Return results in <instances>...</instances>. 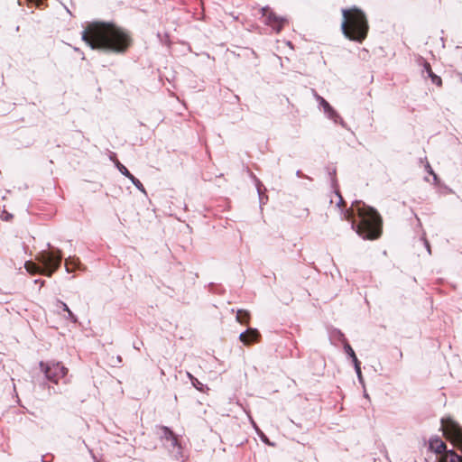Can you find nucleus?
<instances>
[{
  "mask_svg": "<svg viewBox=\"0 0 462 462\" xmlns=\"http://www.w3.org/2000/svg\"><path fill=\"white\" fill-rule=\"evenodd\" d=\"M440 422L444 437L462 452V427L451 418H442Z\"/></svg>",
  "mask_w": 462,
  "mask_h": 462,
  "instance_id": "nucleus-4",
  "label": "nucleus"
},
{
  "mask_svg": "<svg viewBox=\"0 0 462 462\" xmlns=\"http://www.w3.org/2000/svg\"><path fill=\"white\" fill-rule=\"evenodd\" d=\"M188 376L190 379L193 386L196 387L198 390L202 391L203 384L196 377H194L190 373H188Z\"/></svg>",
  "mask_w": 462,
  "mask_h": 462,
  "instance_id": "nucleus-16",
  "label": "nucleus"
},
{
  "mask_svg": "<svg viewBox=\"0 0 462 462\" xmlns=\"http://www.w3.org/2000/svg\"><path fill=\"white\" fill-rule=\"evenodd\" d=\"M161 437L168 441H171L172 447H180V442L177 435L166 426H159Z\"/></svg>",
  "mask_w": 462,
  "mask_h": 462,
  "instance_id": "nucleus-10",
  "label": "nucleus"
},
{
  "mask_svg": "<svg viewBox=\"0 0 462 462\" xmlns=\"http://www.w3.org/2000/svg\"><path fill=\"white\" fill-rule=\"evenodd\" d=\"M426 170L429 173H430L436 177V175L434 174L433 170L429 162H427V164H426Z\"/></svg>",
  "mask_w": 462,
  "mask_h": 462,
  "instance_id": "nucleus-22",
  "label": "nucleus"
},
{
  "mask_svg": "<svg viewBox=\"0 0 462 462\" xmlns=\"http://www.w3.org/2000/svg\"><path fill=\"white\" fill-rule=\"evenodd\" d=\"M132 182L133 184L140 190L142 191H144V188H143V185L142 184V182L136 179L133 174L129 176L128 178Z\"/></svg>",
  "mask_w": 462,
  "mask_h": 462,
  "instance_id": "nucleus-17",
  "label": "nucleus"
},
{
  "mask_svg": "<svg viewBox=\"0 0 462 462\" xmlns=\"http://www.w3.org/2000/svg\"><path fill=\"white\" fill-rule=\"evenodd\" d=\"M39 365L46 378L54 383H58L68 374V369L60 362L45 363L42 361Z\"/></svg>",
  "mask_w": 462,
  "mask_h": 462,
  "instance_id": "nucleus-7",
  "label": "nucleus"
},
{
  "mask_svg": "<svg viewBox=\"0 0 462 462\" xmlns=\"http://www.w3.org/2000/svg\"><path fill=\"white\" fill-rule=\"evenodd\" d=\"M429 449L439 456L438 462H462V457L454 450H448L446 443L439 437L430 439Z\"/></svg>",
  "mask_w": 462,
  "mask_h": 462,
  "instance_id": "nucleus-5",
  "label": "nucleus"
},
{
  "mask_svg": "<svg viewBox=\"0 0 462 462\" xmlns=\"http://www.w3.org/2000/svg\"><path fill=\"white\" fill-rule=\"evenodd\" d=\"M60 251L57 253L50 251H42L36 255V260L40 262L45 269L44 275L51 277L58 270L61 263Z\"/></svg>",
  "mask_w": 462,
  "mask_h": 462,
  "instance_id": "nucleus-6",
  "label": "nucleus"
},
{
  "mask_svg": "<svg viewBox=\"0 0 462 462\" xmlns=\"http://www.w3.org/2000/svg\"><path fill=\"white\" fill-rule=\"evenodd\" d=\"M60 304L62 305L63 307V310L65 311L68 312L69 316V319L73 321H76L77 319L75 318L74 314L71 312V310L69 309V307L64 303V302H60Z\"/></svg>",
  "mask_w": 462,
  "mask_h": 462,
  "instance_id": "nucleus-20",
  "label": "nucleus"
},
{
  "mask_svg": "<svg viewBox=\"0 0 462 462\" xmlns=\"http://www.w3.org/2000/svg\"><path fill=\"white\" fill-rule=\"evenodd\" d=\"M82 39L93 49L125 51L131 39L124 31H82Z\"/></svg>",
  "mask_w": 462,
  "mask_h": 462,
  "instance_id": "nucleus-2",
  "label": "nucleus"
},
{
  "mask_svg": "<svg viewBox=\"0 0 462 462\" xmlns=\"http://www.w3.org/2000/svg\"><path fill=\"white\" fill-rule=\"evenodd\" d=\"M236 319L238 323L248 326L251 320V314L246 310H238Z\"/></svg>",
  "mask_w": 462,
  "mask_h": 462,
  "instance_id": "nucleus-13",
  "label": "nucleus"
},
{
  "mask_svg": "<svg viewBox=\"0 0 462 462\" xmlns=\"http://www.w3.org/2000/svg\"><path fill=\"white\" fill-rule=\"evenodd\" d=\"M358 223L355 219L353 208L347 209L344 214V218L351 222L352 228L364 239H378L383 232V220L379 213L373 208L365 204L356 206Z\"/></svg>",
  "mask_w": 462,
  "mask_h": 462,
  "instance_id": "nucleus-1",
  "label": "nucleus"
},
{
  "mask_svg": "<svg viewBox=\"0 0 462 462\" xmlns=\"http://www.w3.org/2000/svg\"><path fill=\"white\" fill-rule=\"evenodd\" d=\"M367 32L368 31H343V33L346 38L361 42L366 38Z\"/></svg>",
  "mask_w": 462,
  "mask_h": 462,
  "instance_id": "nucleus-11",
  "label": "nucleus"
},
{
  "mask_svg": "<svg viewBox=\"0 0 462 462\" xmlns=\"http://www.w3.org/2000/svg\"><path fill=\"white\" fill-rule=\"evenodd\" d=\"M69 259H67V260L65 261V266H66V268H67V270H68V271H69Z\"/></svg>",
  "mask_w": 462,
  "mask_h": 462,
  "instance_id": "nucleus-23",
  "label": "nucleus"
},
{
  "mask_svg": "<svg viewBox=\"0 0 462 462\" xmlns=\"http://www.w3.org/2000/svg\"><path fill=\"white\" fill-rule=\"evenodd\" d=\"M85 29H118L116 24L112 23H105L100 21H95L88 23Z\"/></svg>",
  "mask_w": 462,
  "mask_h": 462,
  "instance_id": "nucleus-12",
  "label": "nucleus"
},
{
  "mask_svg": "<svg viewBox=\"0 0 462 462\" xmlns=\"http://www.w3.org/2000/svg\"><path fill=\"white\" fill-rule=\"evenodd\" d=\"M320 100H321L320 103L324 106L325 109L330 108L329 104L324 98L320 97Z\"/></svg>",
  "mask_w": 462,
  "mask_h": 462,
  "instance_id": "nucleus-21",
  "label": "nucleus"
},
{
  "mask_svg": "<svg viewBox=\"0 0 462 462\" xmlns=\"http://www.w3.org/2000/svg\"><path fill=\"white\" fill-rule=\"evenodd\" d=\"M263 15L266 24L272 27L277 26L278 29H281L282 27L289 25L288 20L286 18L276 15L269 9H263Z\"/></svg>",
  "mask_w": 462,
  "mask_h": 462,
  "instance_id": "nucleus-8",
  "label": "nucleus"
},
{
  "mask_svg": "<svg viewBox=\"0 0 462 462\" xmlns=\"http://www.w3.org/2000/svg\"><path fill=\"white\" fill-rule=\"evenodd\" d=\"M345 349H346V353L353 358L356 365H357L358 361H357L356 356L353 348L348 344H346L345 346Z\"/></svg>",
  "mask_w": 462,
  "mask_h": 462,
  "instance_id": "nucleus-18",
  "label": "nucleus"
},
{
  "mask_svg": "<svg viewBox=\"0 0 462 462\" xmlns=\"http://www.w3.org/2000/svg\"><path fill=\"white\" fill-rule=\"evenodd\" d=\"M117 168L120 171V172L125 177L129 178V176L132 175V173L127 170V168L121 164L120 162H117Z\"/></svg>",
  "mask_w": 462,
  "mask_h": 462,
  "instance_id": "nucleus-19",
  "label": "nucleus"
},
{
  "mask_svg": "<svg viewBox=\"0 0 462 462\" xmlns=\"http://www.w3.org/2000/svg\"><path fill=\"white\" fill-rule=\"evenodd\" d=\"M24 267L26 271L32 274L40 273L44 275L45 269H43L42 266L38 265L34 262L27 261L24 264Z\"/></svg>",
  "mask_w": 462,
  "mask_h": 462,
  "instance_id": "nucleus-14",
  "label": "nucleus"
},
{
  "mask_svg": "<svg viewBox=\"0 0 462 462\" xmlns=\"http://www.w3.org/2000/svg\"><path fill=\"white\" fill-rule=\"evenodd\" d=\"M342 14L343 21L340 29H368L366 17L360 9L356 7L343 9Z\"/></svg>",
  "mask_w": 462,
  "mask_h": 462,
  "instance_id": "nucleus-3",
  "label": "nucleus"
},
{
  "mask_svg": "<svg viewBox=\"0 0 462 462\" xmlns=\"http://www.w3.org/2000/svg\"><path fill=\"white\" fill-rule=\"evenodd\" d=\"M424 68H425V70L427 71L428 75L431 78L432 82L438 86H440L442 84V80H441L440 77H439L433 73L430 63L426 62L424 65Z\"/></svg>",
  "mask_w": 462,
  "mask_h": 462,
  "instance_id": "nucleus-15",
  "label": "nucleus"
},
{
  "mask_svg": "<svg viewBox=\"0 0 462 462\" xmlns=\"http://www.w3.org/2000/svg\"><path fill=\"white\" fill-rule=\"evenodd\" d=\"M11 217H12V216H11V215L6 214V216L5 217V220H9Z\"/></svg>",
  "mask_w": 462,
  "mask_h": 462,
  "instance_id": "nucleus-24",
  "label": "nucleus"
},
{
  "mask_svg": "<svg viewBox=\"0 0 462 462\" xmlns=\"http://www.w3.org/2000/svg\"><path fill=\"white\" fill-rule=\"evenodd\" d=\"M262 336L256 328H249L239 336L240 341L245 345L250 346L254 343H258Z\"/></svg>",
  "mask_w": 462,
  "mask_h": 462,
  "instance_id": "nucleus-9",
  "label": "nucleus"
}]
</instances>
